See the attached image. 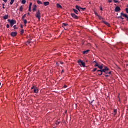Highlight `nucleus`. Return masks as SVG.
<instances>
[{"label":"nucleus","instance_id":"obj_1","mask_svg":"<svg viewBox=\"0 0 128 128\" xmlns=\"http://www.w3.org/2000/svg\"><path fill=\"white\" fill-rule=\"evenodd\" d=\"M8 22H10V26H12L14 24H16V20H10L8 19Z\"/></svg>","mask_w":128,"mask_h":128},{"label":"nucleus","instance_id":"obj_2","mask_svg":"<svg viewBox=\"0 0 128 128\" xmlns=\"http://www.w3.org/2000/svg\"><path fill=\"white\" fill-rule=\"evenodd\" d=\"M36 18H38V20H40V10H38L37 12H36Z\"/></svg>","mask_w":128,"mask_h":128},{"label":"nucleus","instance_id":"obj_3","mask_svg":"<svg viewBox=\"0 0 128 128\" xmlns=\"http://www.w3.org/2000/svg\"><path fill=\"white\" fill-rule=\"evenodd\" d=\"M81 63V64L83 68H86V63L82 61V60H78V64Z\"/></svg>","mask_w":128,"mask_h":128},{"label":"nucleus","instance_id":"obj_4","mask_svg":"<svg viewBox=\"0 0 128 128\" xmlns=\"http://www.w3.org/2000/svg\"><path fill=\"white\" fill-rule=\"evenodd\" d=\"M71 16L72 18H76V20H78V16L76 15V14L74 13H72Z\"/></svg>","mask_w":128,"mask_h":128},{"label":"nucleus","instance_id":"obj_5","mask_svg":"<svg viewBox=\"0 0 128 128\" xmlns=\"http://www.w3.org/2000/svg\"><path fill=\"white\" fill-rule=\"evenodd\" d=\"M120 7H118V6H116L115 8L114 11H115L116 12H120Z\"/></svg>","mask_w":128,"mask_h":128},{"label":"nucleus","instance_id":"obj_6","mask_svg":"<svg viewBox=\"0 0 128 128\" xmlns=\"http://www.w3.org/2000/svg\"><path fill=\"white\" fill-rule=\"evenodd\" d=\"M120 16H124V18H128V16L126 14H124L122 12L120 13Z\"/></svg>","mask_w":128,"mask_h":128},{"label":"nucleus","instance_id":"obj_7","mask_svg":"<svg viewBox=\"0 0 128 128\" xmlns=\"http://www.w3.org/2000/svg\"><path fill=\"white\" fill-rule=\"evenodd\" d=\"M16 34H18V32H11L12 36H16Z\"/></svg>","mask_w":128,"mask_h":128},{"label":"nucleus","instance_id":"obj_8","mask_svg":"<svg viewBox=\"0 0 128 128\" xmlns=\"http://www.w3.org/2000/svg\"><path fill=\"white\" fill-rule=\"evenodd\" d=\"M34 94H38V88H34Z\"/></svg>","mask_w":128,"mask_h":128},{"label":"nucleus","instance_id":"obj_9","mask_svg":"<svg viewBox=\"0 0 128 128\" xmlns=\"http://www.w3.org/2000/svg\"><path fill=\"white\" fill-rule=\"evenodd\" d=\"M102 23L104 24H106L108 26H110V23H108V22L103 20Z\"/></svg>","mask_w":128,"mask_h":128},{"label":"nucleus","instance_id":"obj_10","mask_svg":"<svg viewBox=\"0 0 128 128\" xmlns=\"http://www.w3.org/2000/svg\"><path fill=\"white\" fill-rule=\"evenodd\" d=\"M108 70L109 69L108 68V67H105L104 68L102 69L103 72H108Z\"/></svg>","mask_w":128,"mask_h":128},{"label":"nucleus","instance_id":"obj_11","mask_svg":"<svg viewBox=\"0 0 128 128\" xmlns=\"http://www.w3.org/2000/svg\"><path fill=\"white\" fill-rule=\"evenodd\" d=\"M48 4H50V2H44V5L45 6H48Z\"/></svg>","mask_w":128,"mask_h":128},{"label":"nucleus","instance_id":"obj_12","mask_svg":"<svg viewBox=\"0 0 128 128\" xmlns=\"http://www.w3.org/2000/svg\"><path fill=\"white\" fill-rule=\"evenodd\" d=\"M89 52H90V50H86L84 51L83 54H88Z\"/></svg>","mask_w":128,"mask_h":128},{"label":"nucleus","instance_id":"obj_13","mask_svg":"<svg viewBox=\"0 0 128 128\" xmlns=\"http://www.w3.org/2000/svg\"><path fill=\"white\" fill-rule=\"evenodd\" d=\"M76 10H79V12H80V8H81V7H80V6L76 5Z\"/></svg>","mask_w":128,"mask_h":128},{"label":"nucleus","instance_id":"obj_14","mask_svg":"<svg viewBox=\"0 0 128 128\" xmlns=\"http://www.w3.org/2000/svg\"><path fill=\"white\" fill-rule=\"evenodd\" d=\"M4 20H8V14L5 15L3 16Z\"/></svg>","mask_w":128,"mask_h":128},{"label":"nucleus","instance_id":"obj_15","mask_svg":"<svg viewBox=\"0 0 128 128\" xmlns=\"http://www.w3.org/2000/svg\"><path fill=\"white\" fill-rule=\"evenodd\" d=\"M117 112H118V110L116 109H114L112 113L113 116H116V114Z\"/></svg>","mask_w":128,"mask_h":128},{"label":"nucleus","instance_id":"obj_16","mask_svg":"<svg viewBox=\"0 0 128 128\" xmlns=\"http://www.w3.org/2000/svg\"><path fill=\"white\" fill-rule=\"evenodd\" d=\"M56 6L57 8H62V6L60 4H56Z\"/></svg>","mask_w":128,"mask_h":128},{"label":"nucleus","instance_id":"obj_17","mask_svg":"<svg viewBox=\"0 0 128 128\" xmlns=\"http://www.w3.org/2000/svg\"><path fill=\"white\" fill-rule=\"evenodd\" d=\"M37 4H42V2L40 0H37Z\"/></svg>","mask_w":128,"mask_h":128},{"label":"nucleus","instance_id":"obj_18","mask_svg":"<svg viewBox=\"0 0 128 128\" xmlns=\"http://www.w3.org/2000/svg\"><path fill=\"white\" fill-rule=\"evenodd\" d=\"M73 10L74 12H75V14H78V11L76 9H73Z\"/></svg>","mask_w":128,"mask_h":128},{"label":"nucleus","instance_id":"obj_19","mask_svg":"<svg viewBox=\"0 0 128 128\" xmlns=\"http://www.w3.org/2000/svg\"><path fill=\"white\" fill-rule=\"evenodd\" d=\"M36 5H34V7L33 8H32L33 12L36 11Z\"/></svg>","mask_w":128,"mask_h":128},{"label":"nucleus","instance_id":"obj_20","mask_svg":"<svg viewBox=\"0 0 128 128\" xmlns=\"http://www.w3.org/2000/svg\"><path fill=\"white\" fill-rule=\"evenodd\" d=\"M98 68H100V70H102V68H103L102 64L101 65V66H100L98 65Z\"/></svg>","mask_w":128,"mask_h":128},{"label":"nucleus","instance_id":"obj_21","mask_svg":"<svg viewBox=\"0 0 128 128\" xmlns=\"http://www.w3.org/2000/svg\"><path fill=\"white\" fill-rule=\"evenodd\" d=\"M26 2V0H22V4H24Z\"/></svg>","mask_w":128,"mask_h":128},{"label":"nucleus","instance_id":"obj_22","mask_svg":"<svg viewBox=\"0 0 128 128\" xmlns=\"http://www.w3.org/2000/svg\"><path fill=\"white\" fill-rule=\"evenodd\" d=\"M24 30L22 29L21 30H20V34H24Z\"/></svg>","mask_w":128,"mask_h":128},{"label":"nucleus","instance_id":"obj_23","mask_svg":"<svg viewBox=\"0 0 128 128\" xmlns=\"http://www.w3.org/2000/svg\"><path fill=\"white\" fill-rule=\"evenodd\" d=\"M14 2V0H10V4H12Z\"/></svg>","mask_w":128,"mask_h":128},{"label":"nucleus","instance_id":"obj_24","mask_svg":"<svg viewBox=\"0 0 128 128\" xmlns=\"http://www.w3.org/2000/svg\"><path fill=\"white\" fill-rule=\"evenodd\" d=\"M24 25L26 26V23L28 22V20H24Z\"/></svg>","mask_w":128,"mask_h":128},{"label":"nucleus","instance_id":"obj_25","mask_svg":"<svg viewBox=\"0 0 128 128\" xmlns=\"http://www.w3.org/2000/svg\"><path fill=\"white\" fill-rule=\"evenodd\" d=\"M98 16L99 20H104V18L100 16Z\"/></svg>","mask_w":128,"mask_h":128},{"label":"nucleus","instance_id":"obj_26","mask_svg":"<svg viewBox=\"0 0 128 128\" xmlns=\"http://www.w3.org/2000/svg\"><path fill=\"white\" fill-rule=\"evenodd\" d=\"M22 10H23L22 6H20V12H22Z\"/></svg>","mask_w":128,"mask_h":128},{"label":"nucleus","instance_id":"obj_27","mask_svg":"<svg viewBox=\"0 0 128 128\" xmlns=\"http://www.w3.org/2000/svg\"><path fill=\"white\" fill-rule=\"evenodd\" d=\"M68 26L67 24H66V23L62 24V26Z\"/></svg>","mask_w":128,"mask_h":128},{"label":"nucleus","instance_id":"obj_28","mask_svg":"<svg viewBox=\"0 0 128 128\" xmlns=\"http://www.w3.org/2000/svg\"><path fill=\"white\" fill-rule=\"evenodd\" d=\"M121 18V20H124V18H122V15H120V16H118V18Z\"/></svg>","mask_w":128,"mask_h":128},{"label":"nucleus","instance_id":"obj_29","mask_svg":"<svg viewBox=\"0 0 128 128\" xmlns=\"http://www.w3.org/2000/svg\"><path fill=\"white\" fill-rule=\"evenodd\" d=\"M26 14H24L22 16V20H24V18H26Z\"/></svg>","mask_w":128,"mask_h":128},{"label":"nucleus","instance_id":"obj_30","mask_svg":"<svg viewBox=\"0 0 128 128\" xmlns=\"http://www.w3.org/2000/svg\"><path fill=\"white\" fill-rule=\"evenodd\" d=\"M32 3L30 2V5H29V8H32Z\"/></svg>","mask_w":128,"mask_h":128},{"label":"nucleus","instance_id":"obj_31","mask_svg":"<svg viewBox=\"0 0 128 128\" xmlns=\"http://www.w3.org/2000/svg\"><path fill=\"white\" fill-rule=\"evenodd\" d=\"M114 2H115V4H116V2H118V0H114Z\"/></svg>","mask_w":128,"mask_h":128},{"label":"nucleus","instance_id":"obj_32","mask_svg":"<svg viewBox=\"0 0 128 128\" xmlns=\"http://www.w3.org/2000/svg\"><path fill=\"white\" fill-rule=\"evenodd\" d=\"M28 11L29 12H32V7H29Z\"/></svg>","mask_w":128,"mask_h":128},{"label":"nucleus","instance_id":"obj_33","mask_svg":"<svg viewBox=\"0 0 128 128\" xmlns=\"http://www.w3.org/2000/svg\"><path fill=\"white\" fill-rule=\"evenodd\" d=\"M94 66H98V62H96V64L94 65Z\"/></svg>","mask_w":128,"mask_h":128},{"label":"nucleus","instance_id":"obj_34","mask_svg":"<svg viewBox=\"0 0 128 128\" xmlns=\"http://www.w3.org/2000/svg\"><path fill=\"white\" fill-rule=\"evenodd\" d=\"M6 26L7 28H10V24H7Z\"/></svg>","mask_w":128,"mask_h":128},{"label":"nucleus","instance_id":"obj_35","mask_svg":"<svg viewBox=\"0 0 128 128\" xmlns=\"http://www.w3.org/2000/svg\"><path fill=\"white\" fill-rule=\"evenodd\" d=\"M80 10H86V8H81Z\"/></svg>","mask_w":128,"mask_h":128},{"label":"nucleus","instance_id":"obj_36","mask_svg":"<svg viewBox=\"0 0 128 128\" xmlns=\"http://www.w3.org/2000/svg\"><path fill=\"white\" fill-rule=\"evenodd\" d=\"M126 14H128V8H126Z\"/></svg>","mask_w":128,"mask_h":128},{"label":"nucleus","instance_id":"obj_37","mask_svg":"<svg viewBox=\"0 0 128 128\" xmlns=\"http://www.w3.org/2000/svg\"><path fill=\"white\" fill-rule=\"evenodd\" d=\"M94 14H96V16H98V13L96 12H94Z\"/></svg>","mask_w":128,"mask_h":128},{"label":"nucleus","instance_id":"obj_38","mask_svg":"<svg viewBox=\"0 0 128 128\" xmlns=\"http://www.w3.org/2000/svg\"><path fill=\"white\" fill-rule=\"evenodd\" d=\"M97 68H94V69H93L92 72H96V70Z\"/></svg>","mask_w":128,"mask_h":128},{"label":"nucleus","instance_id":"obj_39","mask_svg":"<svg viewBox=\"0 0 128 128\" xmlns=\"http://www.w3.org/2000/svg\"><path fill=\"white\" fill-rule=\"evenodd\" d=\"M34 86H32V88H31V90H34Z\"/></svg>","mask_w":128,"mask_h":128},{"label":"nucleus","instance_id":"obj_40","mask_svg":"<svg viewBox=\"0 0 128 128\" xmlns=\"http://www.w3.org/2000/svg\"><path fill=\"white\" fill-rule=\"evenodd\" d=\"M98 76H102V72H100V73L98 74Z\"/></svg>","mask_w":128,"mask_h":128},{"label":"nucleus","instance_id":"obj_41","mask_svg":"<svg viewBox=\"0 0 128 128\" xmlns=\"http://www.w3.org/2000/svg\"><path fill=\"white\" fill-rule=\"evenodd\" d=\"M60 124V122H56V124Z\"/></svg>","mask_w":128,"mask_h":128},{"label":"nucleus","instance_id":"obj_42","mask_svg":"<svg viewBox=\"0 0 128 128\" xmlns=\"http://www.w3.org/2000/svg\"><path fill=\"white\" fill-rule=\"evenodd\" d=\"M2 8H5L4 4H2Z\"/></svg>","mask_w":128,"mask_h":128},{"label":"nucleus","instance_id":"obj_43","mask_svg":"<svg viewBox=\"0 0 128 128\" xmlns=\"http://www.w3.org/2000/svg\"><path fill=\"white\" fill-rule=\"evenodd\" d=\"M13 28H14V30H16V25H14V26H13Z\"/></svg>","mask_w":128,"mask_h":128},{"label":"nucleus","instance_id":"obj_44","mask_svg":"<svg viewBox=\"0 0 128 128\" xmlns=\"http://www.w3.org/2000/svg\"><path fill=\"white\" fill-rule=\"evenodd\" d=\"M3 2H8V0H2Z\"/></svg>","mask_w":128,"mask_h":128},{"label":"nucleus","instance_id":"obj_45","mask_svg":"<svg viewBox=\"0 0 128 128\" xmlns=\"http://www.w3.org/2000/svg\"><path fill=\"white\" fill-rule=\"evenodd\" d=\"M108 2L110 3V2H112V0H108Z\"/></svg>","mask_w":128,"mask_h":128},{"label":"nucleus","instance_id":"obj_46","mask_svg":"<svg viewBox=\"0 0 128 128\" xmlns=\"http://www.w3.org/2000/svg\"><path fill=\"white\" fill-rule=\"evenodd\" d=\"M97 72H102V69L100 70H97Z\"/></svg>","mask_w":128,"mask_h":128},{"label":"nucleus","instance_id":"obj_47","mask_svg":"<svg viewBox=\"0 0 128 128\" xmlns=\"http://www.w3.org/2000/svg\"><path fill=\"white\" fill-rule=\"evenodd\" d=\"M108 74H112V72H108Z\"/></svg>","mask_w":128,"mask_h":128},{"label":"nucleus","instance_id":"obj_48","mask_svg":"<svg viewBox=\"0 0 128 128\" xmlns=\"http://www.w3.org/2000/svg\"><path fill=\"white\" fill-rule=\"evenodd\" d=\"M105 76H106V78H108V76H109L108 75H105Z\"/></svg>","mask_w":128,"mask_h":128},{"label":"nucleus","instance_id":"obj_49","mask_svg":"<svg viewBox=\"0 0 128 128\" xmlns=\"http://www.w3.org/2000/svg\"><path fill=\"white\" fill-rule=\"evenodd\" d=\"M56 66H60V64L58 62L56 63Z\"/></svg>","mask_w":128,"mask_h":128},{"label":"nucleus","instance_id":"obj_50","mask_svg":"<svg viewBox=\"0 0 128 128\" xmlns=\"http://www.w3.org/2000/svg\"><path fill=\"white\" fill-rule=\"evenodd\" d=\"M100 72H102V73L104 72V71H102V69H101Z\"/></svg>","mask_w":128,"mask_h":128},{"label":"nucleus","instance_id":"obj_51","mask_svg":"<svg viewBox=\"0 0 128 128\" xmlns=\"http://www.w3.org/2000/svg\"><path fill=\"white\" fill-rule=\"evenodd\" d=\"M100 10H102V8L100 7Z\"/></svg>","mask_w":128,"mask_h":128},{"label":"nucleus","instance_id":"obj_52","mask_svg":"<svg viewBox=\"0 0 128 128\" xmlns=\"http://www.w3.org/2000/svg\"><path fill=\"white\" fill-rule=\"evenodd\" d=\"M60 64H64V62H60Z\"/></svg>","mask_w":128,"mask_h":128},{"label":"nucleus","instance_id":"obj_53","mask_svg":"<svg viewBox=\"0 0 128 128\" xmlns=\"http://www.w3.org/2000/svg\"><path fill=\"white\" fill-rule=\"evenodd\" d=\"M106 74H108V71H106V72H104Z\"/></svg>","mask_w":128,"mask_h":128},{"label":"nucleus","instance_id":"obj_54","mask_svg":"<svg viewBox=\"0 0 128 128\" xmlns=\"http://www.w3.org/2000/svg\"><path fill=\"white\" fill-rule=\"evenodd\" d=\"M126 18V20H128V18Z\"/></svg>","mask_w":128,"mask_h":128},{"label":"nucleus","instance_id":"obj_55","mask_svg":"<svg viewBox=\"0 0 128 128\" xmlns=\"http://www.w3.org/2000/svg\"><path fill=\"white\" fill-rule=\"evenodd\" d=\"M61 72L62 74V72H64V70H62Z\"/></svg>","mask_w":128,"mask_h":128},{"label":"nucleus","instance_id":"obj_56","mask_svg":"<svg viewBox=\"0 0 128 128\" xmlns=\"http://www.w3.org/2000/svg\"><path fill=\"white\" fill-rule=\"evenodd\" d=\"M64 88H66V85H64Z\"/></svg>","mask_w":128,"mask_h":128},{"label":"nucleus","instance_id":"obj_57","mask_svg":"<svg viewBox=\"0 0 128 128\" xmlns=\"http://www.w3.org/2000/svg\"><path fill=\"white\" fill-rule=\"evenodd\" d=\"M76 2H78L80 0H75Z\"/></svg>","mask_w":128,"mask_h":128},{"label":"nucleus","instance_id":"obj_58","mask_svg":"<svg viewBox=\"0 0 128 128\" xmlns=\"http://www.w3.org/2000/svg\"><path fill=\"white\" fill-rule=\"evenodd\" d=\"M92 102H94V100L91 102V104H92Z\"/></svg>","mask_w":128,"mask_h":128},{"label":"nucleus","instance_id":"obj_59","mask_svg":"<svg viewBox=\"0 0 128 128\" xmlns=\"http://www.w3.org/2000/svg\"><path fill=\"white\" fill-rule=\"evenodd\" d=\"M93 62H96V61H94Z\"/></svg>","mask_w":128,"mask_h":128},{"label":"nucleus","instance_id":"obj_60","mask_svg":"<svg viewBox=\"0 0 128 128\" xmlns=\"http://www.w3.org/2000/svg\"><path fill=\"white\" fill-rule=\"evenodd\" d=\"M28 14H30V12H28Z\"/></svg>","mask_w":128,"mask_h":128},{"label":"nucleus","instance_id":"obj_61","mask_svg":"<svg viewBox=\"0 0 128 128\" xmlns=\"http://www.w3.org/2000/svg\"><path fill=\"white\" fill-rule=\"evenodd\" d=\"M22 28V26H21Z\"/></svg>","mask_w":128,"mask_h":128},{"label":"nucleus","instance_id":"obj_62","mask_svg":"<svg viewBox=\"0 0 128 128\" xmlns=\"http://www.w3.org/2000/svg\"><path fill=\"white\" fill-rule=\"evenodd\" d=\"M0 84H1V83H0Z\"/></svg>","mask_w":128,"mask_h":128}]
</instances>
